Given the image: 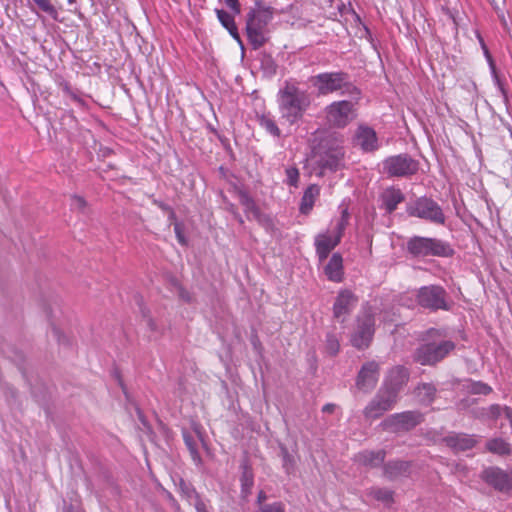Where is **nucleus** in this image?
<instances>
[{
    "label": "nucleus",
    "mask_w": 512,
    "mask_h": 512,
    "mask_svg": "<svg viewBox=\"0 0 512 512\" xmlns=\"http://www.w3.org/2000/svg\"><path fill=\"white\" fill-rule=\"evenodd\" d=\"M416 303L431 312L449 310L451 305L446 290L440 285L422 286L415 293Z\"/></svg>",
    "instance_id": "obj_6"
},
{
    "label": "nucleus",
    "mask_w": 512,
    "mask_h": 512,
    "mask_svg": "<svg viewBox=\"0 0 512 512\" xmlns=\"http://www.w3.org/2000/svg\"><path fill=\"white\" fill-rule=\"evenodd\" d=\"M367 494L386 505L394 502V492L388 488L372 487L368 490Z\"/></svg>",
    "instance_id": "obj_30"
},
{
    "label": "nucleus",
    "mask_w": 512,
    "mask_h": 512,
    "mask_svg": "<svg viewBox=\"0 0 512 512\" xmlns=\"http://www.w3.org/2000/svg\"><path fill=\"white\" fill-rule=\"evenodd\" d=\"M59 87L67 96L73 91L69 83L65 80L59 82Z\"/></svg>",
    "instance_id": "obj_47"
},
{
    "label": "nucleus",
    "mask_w": 512,
    "mask_h": 512,
    "mask_svg": "<svg viewBox=\"0 0 512 512\" xmlns=\"http://www.w3.org/2000/svg\"><path fill=\"white\" fill-rule=\"evenodd\" d=\"M358 303V297L348 289L340 290L333 304V317L343 323Z\"/></svg>",
    "instance_id": "obj_16"
},
{
    "label": "nucleus",
    "mask_w": 512,
    "mask_h": 512,
    "mask_svg": "<svg viewBox=\"0 0 512 512\" xmlns=\"http://www.w3.org/2000/svg\"><path fill=\"white\" fill-rule=\"evenodd\" d=\"M170 498H171V502H172V507L174 508L175 512H182V509H181L180 505L178 504V502L173 497H170Z\"/></svg>",
    "instance_id": "obj_55"
},
{
    "label": "nucleus",
    "mask_w": 512,
    "mask_h": 512,
    "mask_svg": "<svg viewBox=\"0 0 512 512\" xmlns=\"http://www.w3.org/2000/svg\"><path fill=\"white\" fill-rule=\"evenodd\" d=\"M375 311L369 305H364L355 318L350 342L358 350L367 349L375 334Z\"/></svg>",
    "instance_id": "obj_3"
},
{
    "label": "nucleus",
    "mask_w": 512,
    "mask_h": 512,
    "mask_svg": "<svg viewBox=\"0 0 512 512\" xmlns=\"http://www.w3.org/2000/svg\"><path fill=\"white\" fill-rule=\"evenodd\" d=\"M225 4L234 12V14H240L241 6L238 0H224Z\"/></svg>",
    "instance_id": "obj_45"
},
{
    "label": "nucleus",
    "mask_w": 512,
    "mask_h": 512,
    "mask_svg": "<svg viewBox=\"0 0 512 512\" xmlns=\"http://www.w3.org/2000/svg\"><path fill=\"white\" fill-rule=\"evenodd\" d=\"M137 415H138V419L139 421L145 426V427H148V423H147V420L145 419L143 413L137 409Z\"/></svg>",
    "instance_id": "obj_54"
},
{
    "label": "nucleus",
    "mask_w": 512,
    "mask_h": 512,
    "mask_svg": "<svg viewBox=\"0 0 512 512\" xmlns=\"http://www.w3.org/2000/svg\"><path fill=\"white\" fill-rule=\"evenodd\" d=\"M257 512H285V506L282 502L277 501L261 505Z\"/></svg>",
    "instance_id": "obj_40"
},
{
    "label": "nucleus",
    "mask_w": 512,
    "mask_h": 512,
    "mask_svg": "<svg viewBox=\"0 0 512 512\" xmlns=\"http://www.w3.org/2000/svg\"><path fill=\"white\" fill-rule=\"evenodd\" d=\"M242 204L248 217L251 215L267 231L272 232L274 230L273 219L269 215L262 213L253 199L244 195L242 197Z\"/></svg>",
    "instance_id": "obj_20"
},
{
    "label": "nucleus",
    "mask_w": 512,
    "mask_h": 512,
    "mask_svg": "<svg viewBox=\"0 0 512 512\" xmlns=\"http://www.w3.org/2000/svg\"><path fill=\"white\" fill-rule=\"evenodd\" d=\"M73 0H69V2H72Z\"/></svg>",
    "instance_id": "obj_59"
},
{
    "label": "nucleus",
    "mask_w": 512,
    "mask_h": 512,
    "mask_svg": "<svg viewBox=\"0 0 512 512\" xmlns=\"http://www.w3.org/2000/svg\"><path fill=\"white\" fill-rule=\"evenodd\" d=\"M275 9L263 0H255L254 7L246 16V35L254 50L265 45L268 41V24L272 21Z\"/></svg>",
    "instance_id": "obj_1"
},
{
    "label": "nucleus",
    "mask_w": 512,
    "mask_h": 512,
    "mask_svg": "<svg viewBox=\"0 0 512 512\" xmlns=\"http://www.w3.org/2000/svg\"><path fill=\"white\" fill-rule=\"evenodd\" d=\"M320 194V188L316 184H312L304 191L301 203H300V211L303 214H308L315 203L316 198Z\"/></svg>",
    "instance_id": "obj_27"
},
{
    "label": "nucleus",
    "mask_w": 512,
    "mask_h": 512,
    "mask_svg": "<svg viewBox=\"0 0 512 512\" xmlns=\"http://www.w3.org/2000/svg\"><path fill=\"white\" fill-rule=\"evenodd\" d=\"M406 211L409 216L417 217L434 224L443 225L445 215L442 208L433 199L426 196L419 197L407 205Z\"/></svg>",
    "instance_id": "obj_9"
},
{
    "label": "nucleus",
    "mask_w": 512,
    "mask_h": 512,
    "mask_svg": "<svg viewBox=\"0 0 512 512\" xmlns=\"http://www.w3.org/2000/svg\"><path fill=\"white\" fill-rule=\"evenodd\" d=\"M238 221H239L240 223H243V220H242V218H241V217H239V218H238Z\"/></svg>",
    "instance_id": "obj_58"
},
{
    "label": "nucleus",
    "mask_w": 512,
    "mask_h": 512,
    "mask_svg": "<svg viewBox=\"0 0 512 512\" xmlns=\"http://www.w3.org/2000/svg\"><path fill=\"white\" fill-rule=\"evenodd\" d=\"M385 457V450H364L355 456V460L363 466L374 468L382 465L384 463Z\"/></svg>",
    "instance_id": "obj_24"
},
{
    "label": "nucleus",
    "mask_w": 512,
    "mask_h": 512,
    "mask_svg": "<svg viewBox=\"0 0 512 512\" xmlns=\"http://www.w3.org/2000/svg\"><path fill=\"white\" fill-rule=\"evenodd\" d=\"M344 151L340 146H332L325 149L321 146L316 155V165L319 169V176H323L327 171L335 172L343 166Z\"/></svg>",
    "instance_id": "obj_12"
},
{
    "label": "nucleus",
    "mask_w": 512,
    "mask_h": 512,
    "mask_svg": "<svg viewBox=\"0 0 512 512\" xmlns=\"http://www.w3.org/2000/svg\"><path fill=\"white\" fill-rule=\"evenodd\" d=\"M242 469V475H241V487L242 492L245 494L250 493V490L254 483V475L251 467L249 466L248 462L245 460L241 464Z\"/></svg>",
    "instance_id": "obj_31"
},
{
    "label": "nucleus",
    "mask_w": 512,
    "mask_h": 512,
    "mask_svg": "<svg viewBox=\"0 0 512 512\" xmlns=\"http://www.w3.org/2000/svg\"><path fill=\"white\" fill-rule=\"evenodd\" d=\"M486 449L497 455L506 456L512 452L511 445L502 438H494L486 443Z\"/></svg>",
    "instance_id": "obj_29"
},
{
    "label": "nucleus",
    "mask_w": 512,
    "mask_h": 512,
    "mask_svg": "<svg viewBox=\"0 0 512 512\" xmlns=\"http://www.w3.org/2000/svg\"><path fill=\"white\" fill-rule=\"evenodd\" d=\"M348 219L349 214L344 210L332 232L321 233L315 237L316 253L320 262L326 260L330 252L340 243L348 225Z\"/></svg>",
    "instance_id": "obj_8"
},
{
    "label": "nucleus",
    "mask_w": 512,
    "mask_h": 512,
    "mask_svg": "<svg viewBox=\"0 0 512 512\" xmlns=\"http://www.w3.org/2000/svg\"><path fill=\"white\" fill-rule=\"evenodd\" d=\"M174 231H175V233L177 235V238H178L179 242L183 244L184 243V237H183L182 232H181V227H180V225L178 223H176L174 225Z\"/></svg>",
    "instance_id": "obj_49"
},
{
    "label": "nucleus",
    "mask_w": 512,
    "mask_h": 512,
    "mask_svg": "<svg viewBox=\"0 0 512 512\" xmlns=\"http://www.w3.org/2000/svg\"><path fill=\"white\" fill-rule=\"evenodd\" d=\"M313 85L320 95L343 90V94H349L355 99L360 96L359 89L349 81V75L342 71L320 73L313 78Z\"/></svg>",
    "instance_id": "obj_4"
},
{
    "label": "nucleus",
    "mask_w": 512,
    "mask_h": 512,
    "mask_svg": "<svg viewBox=\"0 0 512 512\" xmlns=\"http://www.w3.org/2000/svg\"><path fill=\"white\" fill-rule=\"evenodd\" d=\"M480 478L498 492L503 494L512 492V471H505L499 467H488L481 472Z\"/></svg>",
    "instance_id": "obj_14"
},
{
    "label": "nucleus",
    "mask_w": 512,
    "mask_h": 512,
    "mask_svg": "<svg viewBox=\"0 0 512 512\" xmlns=\"http://www.w3.org/2000/svg\"><path fill=\"white\" fill-rule=\"evenodd\" d=\"M230 35L242 46V40L238 32V28L236 24L233 26V28L227 29Z\"/></svg>",
    "instance_id": "obj_46"
},
{
    "label": "nucleus",
    "mask_w": 512,
    "mask_h": 512,
    "mask_svg": "<svg viewBox=\"0 0 512 512\" xmlns=\"http://www.w3.org/2000/svg\"><path fill=\"white\" fill-rule=\"evenodd\" d=\"M155 203L163 210L168 211L170 210V207L162 202L155 201Z\"/></svg>",
    "instance_id": "obj_56"
},
{
    "label": "nucleus",
    "mask_w": 512,
    "mask_h": 512,
    "mask_svg": "<svg viewBox=\"0 0 512 512\" xmlns=\"http://www.w3.org/2000/svg\"><path fill=\"white\" fill-rule=\"evenodd\" d=\"M325 275L330 281L341 282L343 279V259L339 253H334L324 268Z\"/></svg>",
    "instance_id": "obj_25"
},
{
    "label": "nucleus",
    "mask_w": 512,
    "mask_h": 512,
    "mask_svg": "<svg viewBox=\"0 0 512 512\" xmlns=\"http://www.w3.org/2000/svg\"><path fill=\"white\" fill-rule=\"evenodd\" d=\"M177 289H178V297H179L182 301H184V302H186V303H191V302H193V296H192V294H191L188 290H186V289H185L184 287H182L181 285H179V286L177 287Z\"/></svg>",
    "instance_id": "obj_43"
},
{
    "label": "nucleus",
    "mask_w": 512,
    "mask_h": 512,
    "mask_svg": "<svg viewBox=\"0 0 512 512\" xmlns=\"http://www.w3.org/2000/svg\"><path fill=\"white\" fill-rule=\"evenodd\" d=\"M286 183L290 186L297 187L299 182V170L296 167H288L285 169Z\"/></svg>",
    "instance_id": "obj_39"
},
{
    "label": "nucleus",
    "mask_w": 512,
    "mask_h": 512,
    "mask_svg": "<svg viewBox=\"0 0 512 512\" xmlns=\"http://www.w3.org/2000/svg\"><path fill=\"white\" fill-rule=\"evenodd\" d=\"M267 499V495L264 491H260L259 494H258V497H257V503L259 505V507L261 505H264L265 503H263L265 500Z\"/></svg>",
    "instance_id": "obj_51"
},
{
    "label": "nucleus",
    "mask_w": 512,
    "mask_h": 512,
    "mask_svg": "<svg viewBox=\"0 0 512 512\" xmlns=\"http://www.w3.org/2000/svg\"><path fill=\"white\" fill-rule=\"evenodd\" d=\"M468 391L471 394L488 395L492 392V388L486 383L477 381V382H472L470 384V386L468 387Z\"/></svg>",
    "instance_id": "obj_36"
},
{
    "label": "nucleus",
    "mask_w": 512,
    "mask_h": 512,
    "mask_svg": "<svg viewBox=\"0 0 512 512\" xmlns=\"http://www.w3.org/2000/svg\"><path fill=\"white\" fill-rule=\"evenodd\" d=\"M407 251L413 257H448L453 254V249L446 242L428 237L414 236L407 242Z\"/></svg>",
    "instance_id": "obj_5"
},
{
    "label": "nucleus",
    "mask_w": 512,
    "mask_h": 512,
    "mask_svg": "<svg viewBox=\"0 0 512 512\" xmlns=\"http://www.w3.org/2000/svg\"><path fill=\"white\" fill-rule=\"evenodd\" d=\"M280 453L282 457V467L287 474H292L296 468V462L294 457L289 453L285 446L280 447Z\"/></svg>",
    "instance_id": "obj_34"
},
{
    "label": "nucleus",
    "mask_w": 512,
    "mask_h": 512,
    "mask_svg": "<svg viewBox=\"0 0 512 512\" xmlns=\"http://www.w3.org/2000/svg\"><path fill=\"white\" fill-rule=\"evenodd\" d=\"M437 388L432 383H420L415 388V396L419 403L425 406L431 405L436 398Z\"/></svg>",
    "instance_id": "obj_26"
},
{
    "label": "nucleus",
    "mask_w": 512,
    "mask_h": 512,
    "mask_svg": "<svg viewBox=\"0 0 512 512\" xmlns=\"http://www.w3.org/2000/svg\"><path fill=\"white\" fill-rule=\"evenodd\" d=\"M503 409L504 406L493 404L486 409V415L491 419H498L502 415Z\"/></svg>",
    "instance_id": "obj_42"
},
{
    "label": "nucleus",
    "mask_w": 512,
    "mask_h": 512,
    "mask_svg": "<svg viewBox=\"0 0 512 512\" xmlns=\"http://www.w3.org/2000/svg\"><path fill=\"white\" fill-rule=\"evenodd\" d=\"M398 398L393 394L380 388L373 399L364 408V417L368 420H375L391 410L397 403Z\"/></svg>",
    "instance_id": "obj_13"
},
{
    "label": "nucleus",
    "mask_w": 512,
    "mask_h": 512,
    "mask_svg": "<svg viewBox=\"0 0 512 512\" xmlns=\"http://www.w3.org/2000/svg\"><path fill=\"white\" fill-rule=\"evenodd\" d=\"M259 124L271 135L275 137L281 136V131L270 114H262L259 116Z\"/></svg>",
    "instance_id": "obj_32"
},
{
    "label": "nucleus",
    "mask_w": 512,
    "mask_h": 512,
    "mask_svg": "<svg viewBox=\"0 0 512 512\" xmlns=\"http://www.w3.org/2000/svg\"><path fill=\"white\" fill-rule=\"evenodd\" d=\"M176 488L182 499L187 501L189 505L200 497V494L195 490L193 485L182 478L176 483Z\"/></svg>",
    "instance_id": "obj_28"
},
{
    "label": "nucleus",
    "mask_w": 512,
    "mask_h": 512,
    "mask_svg": "<svg viewBox=\"0 0 512 512\" xmlns=\"http://www.w3.org/2000/svg\"><path fill=\"white\" fill-rule=\"evenodd\" d=\"M428 334L432 336V335H434V334H438V331H437V330H430V331L428 332Z\"/></svg>",
    "instance_id": "obj_57"
},
{
    "label": "nucleus",
    "mask_w": 512,
    "mask_h": 512,
    "mask_svg": "<svg viewBox=\"0 0 512 512\" xmlns=\"http://www.w3.org/2000/svg\"><path fill=\"white\" fill-rule=\"evenodd\" d=\"M32 1L37 5V7L41 11L45 12L53 19H55V20L57 19L58 11L55 8V6L51 3V0H32Z\"/></svg>",
    "instance_id": "obj_35"
},
{
    "label": "nucleus",
    "mask_w": 512,
    "mask_h": 512,
    "mask_svg": "<svg viewBox=\"0 0 512 512\" xmlns=\"http://www.w3.org/2000/svg\"><path fill=\"white\" fill-rule=\"evenodd\" d=\"M279 110L283 121L289 125L299 122L311 104V97L307 91L290 83L279 91Z\"/></svg>",
    "instance_id": "obj_2"
},
{
    "label": "nucleus",
    "mask_w": 512,
    "mask_h": 512,
    "mask_svg": "<svg viewBox=\"0 0 512 512\" xmlns=\"http://www.w3.org/2000/svg\"><path fill=\"white\" fill-rule=\"evenodd\" d=\"M325 347L330 355H336L340 349L338 338L334 334H327Z\"/></svg>",
    "instance_id": "obj_38"
},
{
    "label": "nucleus",
    "mask_w": 512,
    "mask_h": 512,
    "mask_svg": "<svg viewBox=\"0 0 512 512\" xmlns=\"http://www.w3.org/2000/svg\"><path fill=\"white\" fill-rule=\"evenodd\" d=\"M475 403V400L474 399H463L461 400L459 403H458V407L460 409H465L467 407H469L470 405L474 404Z\"/></svg>",
    "instance_id": "obj_48"
},
{
    "label": "nucleus",
    "mask_w": 512,
    "mask_h": 512,
    "mask_svg": "<svg viewBox=\"0 0 512 512\" xmlns=\"http://www.w3.org/2000/svg\"><path fill=\"white\" fill-rule=\"evenodd\" d=\"M184 442L190 452L192 460L199 464L201 462V457L198 451L197 440L189 433L183 434Z\"/></svg>",
    "instance_id": "obj_33"
},
{
    "label": "nucleus",
    "mask_w": 512,
    "mask_h": 512,
    "mask_svg": "<svg viewBox=\"0 0 512 512\" xmlns=\"http://www.w3.org/2000/svg\"><path fill=\"white\" fill-rule=\"evenodd\" d=\"M502 415H504L508 419L509 423L512 422V409L510 407L504 406Z\"/></svg>",
    "instance_id": "obj_50"
},
{
    "label": "nucleus",
    "mask_w": 512,
    "mask_h": 512,
    "mask_svg": "<svg viewBox=\"0 0 512 512\" xmlns=\"http://www.w3.org/2000/svg\"><path fill=\"white\" fill-rule=\"evenodd\" d=\"M335 407H336L335 404L328 403L323 406L322 411L324 413H333L335 410Z\"/></svg>",
    "instance_id": "obj_53"
},
{
    "label": "nucleus",
    "mask_w": 512,
    "mask_h": 512,
    "mask_svg": "<svg viewBox=\"0 0 512 512\" xmlns=\"http://www.w3.org/2000/svg\"><path fill=\"white\" fill-rule=\"evenodd\" d=\"M454 349L455 343L450 340L429 341L415 350L413 358L421 365H435Z\"/></svg>",
    "instance_id": "obj_7"
},
{
    "label": "nucleus",
    "mask_w": 512,
    "mask_h": 512,
    "mask_svg": "<svg viewBox=\"0 0 512 512\" xmlns=\"http://www.w3.org/2000/svg\"><path fill=\"white\" fill-rule=\"evenodd\" d=\"M382 208L388 213H392L397 209V206L405 200L403 192L394 186L386 188L380 195Z\"/></svg>",
    "instance_id": "obj_23"
},
{
    "label": "nucleus",
    "mask_w": 512,
    "mask_h": 512,
    "mask_svg": "<svg viewBox=\"0 0 512 512\" xmlns=\"http://www.w3.org/2000/svg\"><path fill=\"white\" fill-rule=\"evenodd\" d=\"M379 378V365L375 361H369L361 367L356 386L358 389L367 393L371 391L377 384Z\"/></svg>",
    "instance_id": "obj_18"
},
{
    "label": "nucleus",
    "mask_w": 512,
    "mask_h": 512,
    "mask_svg": "<svg viewBox=\"0 0 512 512\" xmlns=\"http://www.w3.org/2000/svg\"><path fill=\"white\" fill-rule=\"evenodd\" d=\"M74 102L76 103H79V104H82L83 101L82 99L79 97V95L77 94L76 91H72L69 95H68Z\"/></svg>",
    "instance_id": "obj_52"
},
{
    "label": "nucleus",
    "mask_w": 512,
    "mask_h": 512,
    "mask_svg": "<svg viewBox=\"0 0 512 512\" xmlns=\"http://www.w3.org/2000/svg\"><path fill=\"white\" fill-rule=\"evenodd\" d=\"M412 462L405 460H390L383 464V476L389 481L409 477L411 474Z\"/></svg>",
    "instance_id": "obj_19"
},
{
    "label": "nucleus",
    "mask_w": 512,
    "mask_h": 512,
    "mask_svg": "<svg viewBox=\"0 0 512 512\" xmlns=\"http://www.w3.org/2000/svg\"><path fill=\"white\" fill-rule=\"evenodd\" d=\"M216 14H217V18H218L219 22L226 29L233 28V26L236 24L234 17L231 14H229L228 12H226L225 10L217 9Z\"/></svg>",
    "instance_id": "obj_37"
},
{
    "label": "nucleus",
    "mask_w": 512,
    "mask_h": 512,
    "mask_svg": "<svg viewBox=\"0 0 512 512\" xmlns=\"http://www.w3.org/2000/svg\"><path fill=\"white\" fill-rule=\"evenodd\" d=\"M195 507L196 512H208L207 505L201 496L195 500L192 504Z\"/></svg>",
    "instance_id": "obj_44"
},
{
    "label": "nucleus",
    "mask_w": 512,
    "mask_h": 512,
    "mask_svg": "<svg viewBox=\"0 0 512 512\" xmlns=\"http://www.w3.org/2000/svg\"><path fill=\"white\" fill-rule=\"evenodd\" d=\"M423 422V414L419 411L395 413L385 418L380 426L383 430L397 433L409 431Z\"/></svg>",
    "instance_id": "obj_11"
},
{
    "label": "nucleus",
    "mask_w": 512,
    "mask_h": 512,
    "mask_svg": "<svg viewBox=\"0 0 512 512\" xmlns=\"http://www.w3.org/2000/svg\"><path fill=\"white\" fill-rule=\"evenodd\" d=\"M443 441L455 452L470 450L477 443L474 436L465 433H452L446 436Z\"/></svg>",
    "instance_id": "obj_21"
},
{
    "label": "nucleus",
    "mask_w": 512,
    "mask_h": 512,
    "mask_svg": "<svg viewBox=\"0 0 512 512\" xmlns=\"http://www.w3.org/2000/svg\"><path fill=\"white\" fill-rule=\"evenodd\" d=\"M70 205H71L72 209L83 212L87 206V202L83 197L78 196V195H73L71 197Z\"/></svg>",
    "instance_id": "obj_41"
},
{
    "label": "nucleus",
    "mask_w": 512,
    "mask_h": 512,
    "mask_svg": "<svg viewBox=\"0 0 512 512\" xmlns=\"http://www.w3.org/2000/svg\"><path fill=\"white\" fill-rule=\"evenodd\" d=\"M356 145L364 151L371 152L378 148V139L376 132L367 126H360L355 134Z\"/></svg>",
    "instance_id": "obj_22"
},
{
    "label": "nucleus",
    "mask_w": 512,
    "mask_h": 512,
    "mask_svg": "<svg viewBox=\"0 0 512 512\" xmlns=\"http://www.w3.org/2000/svg\"><path fill=\"white\" fill-rule=\"evenodd\" d=\"M327 120L335 127H345L354 118V104L350 101L333 102L326 108Z\"/></svg>",
    "instance_id": "obj_15"
},
{
    "label": "nucleus",
    "mask_w": 512,
    "mask_h": 512,
    "mask_svg": "<svg viewBox=\"0 0 512 512\" xmlns=\"http://www.w3.org/2000/svg\"><path fill=\"white\" fill-rule=\"evenodd\" d=\"M409 380V371L404 366H395L391 368L385 378L381 388L398 398L399 392Z\"/></svg>",
    "instance_id": "obj_17"
},
{
    "label": "nucleus",
    "mask_w": 512,
    "mask_h": 512,
    "mask_svg": "<svg viewBox=\"0 0 512 512\" xmlns=\"http://www.w3.org/2000/svg\"><path fill=\"white\" fill-rule=\"evenodd\" d=\"M382 166L385 174L398 178H408L419 170V162L406 153L386 158Z\"/></svg>",
    "instance_id": "obj_10"
}]
</instances>
